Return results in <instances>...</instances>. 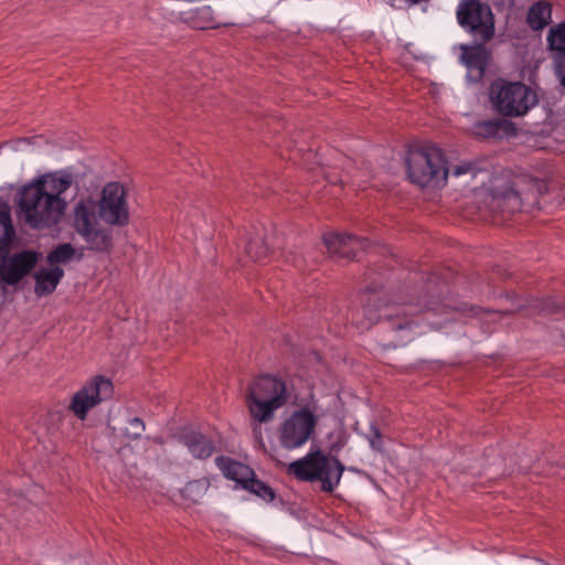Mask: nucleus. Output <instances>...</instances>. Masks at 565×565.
<instances>
[{
  "mask_svg": "<svg viewBox=\"0 0 565 565\" xmlns=\"http://www.w3.org/2000/svg\"><path fill=\"white\" fill-rule=\"evenodd\" d=\"M288 401L285 382L264 375L255 379L246 394V404L254 422L269 423L274 419L275 412Z\"/></svg>",
  "mask_w": 565,
  "mask_h": 565,
  "instance_id": "nucleus-1",
  "label": "nucleus"
},
{
  "mask_svg": "<svg viewBox=\"0 0 565 565\" xmlns=\"http://www.w3.org/2000/svg\"><path fill=\"white\" fill-rule=\"evenodd\" d=\"M72 185L70 174L54 172L38 178V230L57 225L65 214L62 194Z\"/></svg>",
  "mask_w": 565,
  "mask_h": 565,
  "instance_id": "nucleus-2",
  "label": "nucleus"
},
{
  "mask_svg": "<svg viewBox=\"0 0 565 565\" xmlns=\"http://www.w3.org/2000/svg\"><path fill=\"white\" fill-rule=\"evenodd\" d=\"M344 466L335 457L321 450H310L305 457L289 463L287 472L300 481H321L324 492H333L339 486Z\"/></svg>",
  "mask_w": 565,
  "mask_h": 565,
  "instance_id": "nucleus-3",
  "label": "nucleus"
},
{
  "mask_svg": "<svg viewBox=\"0 0 565 565\" xmlns=\"http://www.w3.org/2000/svg\"><path fill=\"white\" fill-rule=\"evenodd\" d=\"M97 209L94 199H81L74 206L73 227L90 249L107 252L113 246V232L100 224Z\"/></svg>",
  "mask_w": 565,
  "mask_h": 565,
  "instance_id": "nucleus-4",
  "label": "nucleus"
},
{
  "mask_svg": "<svg viewBox=\"0 0 565 565\" xmlns=\"http://www.w3.org/2000/svg\"><path fill=\"white\" fill-rule=\"evenodd\" d=\"M490 99L497 111L507 117L523 116L537 104L536 93L531 87L504 79L491 84Z\"/></svg>",
  "mask_w": 565,
  "mask_h": 565,
  "instance_id": "nucleus-5",
  "label": "nucleus"
},
{
  "mask_svg": "<svg viewBox=\"0 0 565 565\" xmlns=\"http://www.w3.org/2000/svg\"><path fill=\"white\" fill-rule=\"evenodd\" d=\"M411 182L425 186L430 183L439 185L448 175L441 150L435 146L411 149L406 159Z\"/></svg>",
  "mask_w": 565,
  "mask_h": 565,
  "instance_id": "nucleus-6",
  "label": "nucleus"
},
{
  "mask_svg": "<svg viewBox=\"0 0 565 565\" xmlns=\"http://www.w3.org/2000/svg\"><path fill=\"white\" fill-rule=\"evenodd\" d=\"M318 420L310 406L295 411L280 425V445L288 450L302 447L313 435Z\"/></svg>",
  "mask_w": 565,
  "mask_h": 565,
  "instance_id": "nucleus-7",
  "label": "nucleus"
},
{
  "mask_svg": "<svg viewBox=\"0 0 565 565\" xmlns=\"http://www.w3.org/2000/svg\"><path fill=\"white\" fill-rule=\"evenodd\" d=\"M457 21L461 28L488 42L494 34L493 14L489 6L479 0H462L456 12Z\"/></svg>",
  "mask_w": 565,
  "mask_h": 565,
  "instance_id": "nucleus-8",
  "label": "nucleus"
},
{
  "mask_svg": "<svg viewBox=\"0 0 565 565\" xmlns=\"http://www.w3.org/2000/svg\"><path fill=\"white\" fill-rule=\"evenodd\" d=\"M113 391L114 386L110 380L103 375H96L72 396L68 409L77 419L85 420L93 408L110 398Z\"/></svg>",
  "mask_w": 565,
  "mask_h": 565,
  "instance_id": "nucleus-9",
  "label": "nucleus"
},
{
  "mask_svg": "<svg viewBox=\"0 0 565 565\" xmlns=\"http://www.w3.org/2000/svg\"><path fill=\"white\" fill-rule=\"evenodd\" d=\"M215 462L227 479L234 480L241 484L242 488L265 501H271L275 498L273 489L256 479L254 471L248 466L223 456L217 457Z\"/></svg>",
  "mask_w": 565,
  "mask_h": 565,
  "instance_id": "nucleus-10",
  "label": "nucleus"
},
{
  "mask_svg": "<svg viewBox=\"0 0 565 565\" xmlns=\"http://www.w3.org/2000/svg\"><path fill=\"white\" fill-rule=\"evenodd\" d=\"M97 205L99 217L107 224L122 226L128 223V204L121 184L117 182L106 184Z\"/></svg>",
  "mask_w": 565,
  "mask_h": 565,
  "instance_id": "nucleus-11",
  "label": "nucleus"
},
{
  "mask_svg": "<svg viewBox=\"0 0 565 565\" xmlns=\"http://www.w3.org/2000/svg\"><path fill=\"white\" fill-rule=\"evenodd\" d=\"M323 244L332 259L359 260L360 255L370 247L366 239L335 232L323 235Z\"/></svg>",
  "mask_w": 565,
  "mask_h": 565,
  "instance_id": "nucleus-12",
  "label": "nucleus"
},
{
  "mask_svg": "<svg viewBox=\"0 0 565 565\" xmlns=\"http://www.w3.org/2000/svg\"><path fill=\"white\" fill-rule=\"evenodd\" d=\"M35 267V252L25 250L9 255V247L0 253V282H19Z\"/></svg>",
  "mask_w": 565,
  "mask_h": 565,
  "instance_id": "nucleus-13",
  "label": "nucleus"
},
{
  "mask_svg": "<svg viewBox=\"0 0 565 565\" xmlns=\"http://www.w3.org/2000/svg\"><path fill=\"white\" fill-rule=\"evenodd\" d=\"M489 205L493 212L513 214L523 210L524 202L516 190L507 186L501 191H493Z\"/></svg>",
  "mask_w": 565,
  "mask_h": 565,
  "instance_id": "nucleus-14",
  "label": "nucleus"
},
{
  "mask_svg": "<svg viewBox=\"0 0 565 565\" xmlns=\"http://www.w3.org/2000/svg\"><path fill=\"white\" fill-rule=\"evenodd\" d=\"M17 214L20 221L35 227V179L28 182L17 193Z\"/></svg>",
  "mask_w": 565,
  "mask_h": 565,
  "instance_id": "nucleus-15",
  "label": "nucleus"
},
{
  "mask_svg": "<svg viewBox=\"0 0 565 565\" xmlns=\"http://www.w3.org/2000/svg\"><path fill=\"white\" fill-rule=\"evenodd\" d=\"M182 440L193 457L198 459H206L215 450L213 441L199 431L190 430L184 433Z\"/></svg>",
  "mask_w": 565,
  "mask_h": 565,
  "instance_id": "nucleus-16",
  "label": "nucleus"
},
{
  "mask_svg": "<svg viewBox=\"0 0 565 565\" xmlns=\"http://www.w3.org/2000/svg\"><path fill=\"white\" fill-rule=\"evenodd\" d=\"M184 20L198 30L216 28L218 22L215 11L210 6H202L186 12Z\"/></svg>",
  "mask_w": 565,
  "mask_h": 565,
  "instance_id": "nucleus-17",
  "label": "nucleus"
},
{
  "mask_svg": "<svg viewBox=\"0 0 565 565\" xmlns=\"http://www.w3.org/2000/svg\"><path fill=\"white\" fill-rule=\"evenodd\" d=\"M15 237V231L12 225L11 211L8 203L0 198V253L10 247Z\"/></svg>",
  "mask_w": 565,
  "mask_h": 565,
  "instance_id": "nucleus-18",
  "label": "nucleus"
},
{
  "mask_svg": "<svg viewBox=\"0 0 565 565\" xmlns=\"http://www.w3.org/2000/svg\"><path fill=\"white\" fill-rule=\"evenodd\" d=\"M393 331L401 333V341H411L413 339V331L418 327V323L409 318L403 308H398L395 316H386Z\"/></svg>",
  "mask_w": 565,
  "mask_h": 565,
  "instance_id": "nucleus-19",
  "label": "nucleus"
},
{
  "mask_svg": "<svg viewBox=\"0 0 565 565\" xmlns=\"http://www.w3.org/2000/svg\"><path fill=\"white\" fill-rule=\"evenodd\" d=\"M551 17L552 9L550 3L545 1H537L530 7L526 15V22L532 30L539 31L550 23Z\"/></svg>",
  "mask_w": 565,
  "mask_h": 565,
  "instance_id": "nucleus-20",
  "label": "nucleus"
},
{
  "mask_svg": "<svg viewBox=\"0 0 565 565\" xmlns=\"http://www.w3.org/2000/svg\"><path fill=\"white\" fill-rule=\"evenodd\" d=\"M461 60L469 71V77L477 82L483 76L487 65L484 53L477 50L465 51L461 55Z\"/></svg>",
  "mask_w": 565,
  "mask_h": 565,
  "instance_id": "nucleus-21",
  "label": "nucleus"
},
{
  "mask_svg": "<svg viewBox=\"0 0 565 565\" xmlns=\"http://www.w3.org/2000/svg\"><path fill=\"white\" fill-rule=\"evenodd\" d=\"M269 253V247L265 243L262 232L257 231L248 237L245 244V254L252 262H262Z\"/></svg>",
  "mask_w": 565,
  "mask_h": 565,
  "instance_id": "nucleus-22",
  "label": "nucleus"
},
{
  "mask_svg": "<svg viewBox=\"0 0 565 565\" xmlns=\"http://www.w3.org/2000/svg\"><path fill=\"white\" fill-rule=\"evenodd\" d=\"M484 160H470V161H460L452 167L446 169L448 170V174L451 173L455 177H461L466 174H470L471 177H476L478 172L487 170Z\"/></svg>",
  "mask_w": 565,
  "mask_h": 565,
  "instance_id": "nucleus-23",
  "label": "nucleus"
},
{
  "mask_svg": "<svg viewBox=\"0 0 565 565\" xmlns=\"http://www.w3.org/2000/svg\"><path fill=\"white\" fill-rule=\"evenodd\" d=\"M209 489V482L205 479L190 481L183 488L184 498L196 502L204 497Z\"/></svg>",
  "mask_w": 565,
  "mask_h": 565,
  "instance_id": "nucleus-24",
  "label": "nucleus"
},
{
  "mask_svg": "<svg viewBox=\"0 0 565 565\" xmlns=\"http://www.w3.org/2000/svg\"><path fill=\"white\" fill-rule=\"evenodd\" d=\"M74 254L75 249L71 244H61L49 254L47 260L51 265L65 264L73 258Z\"/></svg>",
  "mask_w": 565,
  "mask_h": 565,
  "instance_id": "nucleus-25",
  "label": "nucleus"
},
{
  "mask_svg": "<svg viewBox=\"0 0 565 565\" xmlns=\"http://www.w3.org/2000/svg\"><path fill=\"white\" fill-rule=\"evenodd\" d=\"M547 41L551 50L558 51L559 54L565 53V23L551 29Z\"/></svg>",
  "mask_w": 565,
  "mask_h": 565,
  "instance_id": "nucleus-26",
  "label": "nucleus"
},
{
  "mask_svg": "<svg viewBox=\"0 0 565 565\" xmlns=\"http://www.w3.org/2000/svg\"><path fill=\"white\" fill-rule=\"evenodd\" d=\"M457 273L451 268H439L435 269L426 279L425 282H450L452 280H456Z\"/></svg>",
  "mask_w": 565,
  "mask_h": 565,
  "instance_id": "nucleus-27",
  "label": "nucleus"
},
{
  "mask_svg": "<svg viewBox=\"0 0 565 565\" xmlns=\"http://www.w3.org/2000/svg\"><path fill=\"white\" fill-rule=\"evenodd\" d=\"M146 426L141 418L132 417L128 420V427L126 428V436L130 439H138L145 431Z\"/></svg>",
  "mask_w": 565,
  "mask_h": 565,
  "instance_id": "nucleus-28",
  "label": "nucleus"
},
{
  "mask_svg": "<svg viewBox=\"0 0 565 565\" xmlns=\"http://www.w3.org/2000/svg\"><path fill=\"white\" fill-rule=\"evenodd\" d=\"M63 274L61 268H53L50 271L38 270V282H58Z\"/></svg>",
  "mask_w": 565,
  "mask_h": 565,
  "instance_id": "nucleus-29",
  "label": "nucleus"
},
{
  "mask_svg": "<svg viewBox=\"0 0 565 565\" xmlns=\"http://www.w3.org/2000/svg\"><path fill=\"white\" fill-rule=\"evenodd\" d=\"M367 439L372 449L377 451L383 450V438L379 428H376L375 426H371Z\"/></svg>",
  "mask_w": 565,
  "mask_h": 565,
  "instance_id": "nucleus-30",
  "label": "nucleus"
},
{
  "mask_svg": "<svg viewBox=\"0 0 565 565\" xmlns=\"http://www.w3.org/2000/svg\"><path fill=\"white\" fill-rule=\"evenodd\" d=\"M499 130V125L494 120L484 121L478 125V134L483 137L494 136Z\"/></svg>",
  "mask_w": 565,
  "mask_h": 565,
  "instance_id": "nucleus-31",
  "label": "nucleus"
},
{
  "mask_svg": "<svg viewBox=\"0 0 565 565\" xmlns=\"http://www.w3.org/2000/svg\"><path fill=\"white\" fill-rule=\"evenodd\" d=\"M556 74L561 79L562 86L565 87V53L558 54L556 61Z\"/></svg>",
  "mask_w": 565,
  "mask_h": 565,
  "instance_id": "nucleus-32",
  "label": "nucleus"
},
{
  "mask_svg": "<svg viewBox=\"0 0 565 565\" xmlns=\"http://www.w3.org/2000/svg\"><path fill=\"white\" fill-rule=\"evenodd\" d=\"M56 286L57 285H38V297L53 292Z\"/></svg>",
  "mask_w": 565,
  "mask_h": 565,
  "instance_id": "nucleus-33",
  "label": "nucleus"
},
{
  "mask_svg": "<svg viewBox=\"0 0 565 565\" xmlns=\"http://www.w3.org/2000/svg\"><path fill=\"white\" fill-rule=\"evenodd\" d=\"M292 262L297 267L305 269L307 267L308 258L305 256L294 257Z\"/></svg>",
  "mask_w": 565,
  "mask_h": 565,
  "instance_id": "nucleus-34",
  "label": "nucleus"
},
{
  "mask_svg": "<svg viewBox=\"0 0 565 565\" xmlns=\"http://www.w3.org/2000/svg\"><path fill=\"white\" fill-rule=\"evenodd\" d=\"M7 286L8 285H0V306L6 301L7 296Z\"/></svg>",
  "mask_w": 565,
  "mask_h": 565,
  "instance_id": "nucleus-35",
  "label": "nucleus"
}]
</instances>
